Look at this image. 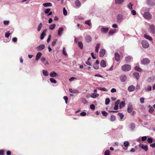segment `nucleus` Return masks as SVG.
<instances>
[{
    "label": "nucleus",
    "mask_w": 155,
    "mask_h": 155,
    "mask_svg": "<svg viewBox=\"0 0 155 155\" xmlns=\"http://www.w3.org/2000/svg\"><path fill=\"white\" fill-rule=\"evenodd\" d=\"M121 69L123 71H127L130 70L131 69V67L130 65L125 64L122 66Z\"/></svg>",
    "instance_id": "2"
},
{
    "label": "nucleus",
    "mask_w": 155,
    "mask_h": 155,
    "mask_svg": "<svg viewBox=\"0 0 155 155\" xmlns=\"http://www.w3.org/2000/svg\"><path fill=\"white\" fill-rule=\"evenodd\" d=\"M132 104L130 103H129L128 104L127 111L129 113H130L133 110Z\"/></svg>",
    "instance_id": "6"
},
{
    "label": "nucleus",
    "mask_w": 155,
    "mask_h": 155,
    "mask_svg": "<svg viewBox=\"0 0 155 155\" xmlns=\"http://www.w3.org/2000/svg\"><path fill=\"white\" fill-rule=\"evenodd\" d=\"M135 127V125L134 123L131 124L130 127V129L131 130H133Z\"/></svg>",
    "instance_id": "37"
},
{
    "label": "nucleus",
    "mask_w": 155,
    "mask_h": 155,
    "mask_svg": "<svg viewBox=\"0 0 155 155\" xmlns=\"http://www.w3.org/2000/svg\"><path fill=\"white\" fill-rule=\"evenodd\" d=\"M97 89L102 91H107V90L105 87H97Z\"/></svg>",
    "instance_id": "36"
},
{
    "label": "nucleus",
    "mask_w": 155,
    "mask_h": 155,
    "mask_svg": "<svg viewBox=\"0 0 155 155\" xmlns=\"http://www.w3.org/2000/svg\"><path fill=\"white\" fill-rule=\"evenodd\" d=\"M110 102V100L109 98H107L105 100V104L107 105Z\"/></svg>",
    "instance_id": "51"
},
{
    "label": "nucleus",
    "mask_w": 155,
    "mask_h": 155,
    "mask_svg": "<svg viewBox=\"0 0 155 155\" xmlns=\"http://www.w3.org/2000/svg\"><path fill=\"white\" fill-rule=\"evenodd\" d=\"M143 15L144 18L148 20L151 19L152 17V15L150 12H148L144 13Z\"/></svg>",
    "instance_id": "3"
},
{
    "label": "nucleus",
    "mask_w": 155,
    "mask_h": 155,
    "mask_svg": "<svg viewBox=\"0 0 155 155\" xmlns=\"http://www.w3.org/2000/svg\"><path fill=\"white\" fill-rule=\"evenodd\" d=\"M85 23L86 24L88 25L89 26H90L91 25V23L90 20H89L85 21Z\"/></svg>",
    "instance_id": "47"
},
{
    "label": "nucleus",
    "mask_w": 155,
    "mask_h": 155,
    "mask_svg": "<svg viewBox=\"0 0 155 155\" xmlns=\"http://www.w3.org/2000/svg\"><path fill=\"white\" fill-rule=\"evenodd\" d=\"M69 91L71 93H77L79 92V91L77 90H72L71 88L69 89Z\"/></svg>",
    "instance_id": "41"
},
{
    "label": "nucleus",
    "mask_w": 155,
    "mask_h": 155,
    "mask_svg": "<svg viewBox=\"0 0 155 155\" xmlns=\"http://www.w3.org/2000/svg\"><path fill=\"white\" fill-rule=\"evenodd\" d=\"M57 41H58V40L57 39H54L52 42V45L53 46H54L56 45V43Z\"/></svg>",
    "instance_id": "55"
},
{
    "label": "nucleus",
    "mask_w": 155,
    "mask_h": 155,
    "mask_svg": "<svg viewBox=\"0 0 155 155\" xmlns=\"http://www.w3.org/2000/svg\"><path fill=\"white\" fill-rule=\"evenodd\" d=\"M133 58L131 56H128L125 57V60L127 63H129L132 60Z\"/></svg>",
    "instance_id": "15"
},
{
    "label": "nucleus",
    "mask_w": 155,
    "mask_h": 155,
    "mask_svg": "<svg viewBox=\"0 0 155 155\" xmlns=\"http://www.w3.org/2000/svg\"><path fill=\"white\" fill-rule=\"evenodd\" d=\"M123 16L122 15L120 14L118 15L116 18L117 21V22L120 23L122 21Z\"/></svg>",
    "instance_id": "7"
},
{
    "label": "nucleus",
    "mask_w": 155,
    "mask_h": 155,
    "mask_svg": "<svg viewBox=\"0 0 155 155\" xmlns=\"http://www.w3.org/2000/svg\"><path fill=\"white\" fill-rule=\"evenodd\" d=\"M47 31V29H45L41 33L40 36V39L41 40H43L44 38L45 37L46 35V32Z\"/></svg>",
    "instance_id": "13"
},
{
    "label": "nucleus",
    "mask_w": 155,
    "mask_h": 155,
    "mask_svg": "<svg viewBox=\"0 0 155 155\" xmlns=\"http://www.w3.org/2000/svg\"><path fill=\"white\" fill-rule=\"evenodd\" d=\"M143 47L145 48H147L149 46V43L146 40H143L141 41Z\"/></svg>",
    "instance_id": "5"
},
{
    "label": "nucleus",
    "mask_w": 155,
    "mask_h": 155,
    "mask_svg": "<svg viewBox=\"0 0 155 155\" xmlns=\"http://www.w3.org/2000/svg\"><path fill=\"white\" fill-rule=\"evenodd\" d=\"M150 32L153 34H155V27L152 24L150 26Z\"/></svg>",
    "instance_id": "10"
},
{
    "label": "nucleus",
    "mask_w": 155,
    "mask_h": 155,
    "mask_svg": "<svg viewBox=\"0 0 155 155\" xmlns=\"http://www.w3.org/2000/svg\"><path fill=\"white\" fill-rule=\"evenodd\" d=\"M85 40L87 42H90L92 40L91 37L88 35H86L85 37Z\"/></svg>",
    "instance_id": "22"
},
{
    "label": "nucleus",
    "mask_w": 155,
    "mask_h": 155,
    "mask_svg": "<svg viewBox=\"0 0 155 155\" xmlns=\"http://www.w3.org/2000/svg\"><path fill=\"white\" fill-rule=\"evenodd\" d=\"M114 1L116 4L120 5L123 4L124 0H114Z\"/></svg>",
    "instance_id": "20"
},
{
    "label": "nucleus",
    "mask_w": 155,
    "mask_h": 155,
    "mask_svg": "<svg viewBox=\"0 0 155 155\" xmlns=\"http://www.w3.org/2000/svg\"><path fill=\"white\" fill-rule=\"evenodd\" d=\"M78 45L79 47L81 49H83V44L81 41H79L78 43Z\"/></svg>",
    "instance_id": "43"
},
{
    "label": "nucleus",
    "mask_w": 155,
    "mask_h": 155,
    "mask_svg": "<svg viewBox=\"0 0 155 155\" xmlns=\"http://www.w3.org/2000/svg\"><path fill=\"white\" fill-rule=\"evenodd\" d=\"M99 64V61L98 60H97L96 61L95 63H94L93 64V67L94 68L96 69L97 70L99 68L98 64Z\"/></svg>",
    "instance_id": "11"
},
{
    "label": "nucleus",
    "mask_w": 155,
    "mask_h": 155,
    "mask_svg": "<svg viewBox=\"0 0 155 155\" xmlns=\"http://www.w3.org/2000/svg\"><path fill=\"white\" fill-rule=\"evenodd\" d=\"M100 65L101 67L103 68H105L106 67V63L104 60H102L101 61L100 63Z\"/></svg>",
    "instance_id": "27"
},
{
    "label": "nucleus",
    "mask_w": 155,
    "mask_h": 155,
    "mask_svg": "<svg viewBox=\"0 0 155 155\" xmlns=\"http://www.w3.org/2000/svg\"><path fill=\"white\" fill-rule=\"evenodd\" d=\"M146 3L149 7H153L155 5V0H146Z\"/></svg>",
    "instance_id": "1"
},
{
    "label": "nucleus",
    "mask_w": 155,
    "mask_h": 155,
    "mask_svg": "<svg viewBox=\"0 0 155 155\" xmlns=\"http://www.w3.org/2000/svg\"><path fill=\"white\" fill-rule=\"evenodd\" d=\"M144 37L148 40H149L150 41H151L152 40V38L150 37V36L147 35L145 34L144 35Z\"/></svg>",
    "instance_id": "33"
},
{
    "label": "nucleus",
    "mask_w": 155,
    "mask_h": 155,
    "mask_svg": "<svg viewBox=\"0 0 155 155\" xmlns=\"http://www.w3.org/2000/svg\"><path fill=\"white\" fill-rule=\"evenodd\" d=\"M43 5L45 7H49L52 5V4L50 2L44 3L43 4Z\"/></svg>",
    "instance_id": "32"
},
{
    "label": "nucleus",
    "mask_w": 155,
    "mask_h": 155,
    "mask_svg": "<svg viewBox=\"0 0 155 155\" xmlns=\"http://www.w3.org/2000/svg\"><path fill=\"white\" fill-rule=\"evenodd\" d=\"M139 146L140 147L144 150L145 151H147L148 150V147L147 145H144L143 144L140 143L139 144Z\"/></svg>",
    "instance_id": "12"
},
{
    "label": "nucleus",
    "mask_w": 155,
    "mask_h": 155,
    "mask_svg": "<svg viewBox=\"0 0 155 155\" xmlns=\"http://www.w3.org/2000/svg\"><path fill=\"white\" fill-rule=\"evenodd\" d=\"M63 14L64 15H67V12L65 8H64L63 9Z\"/></svg>",
    "instance_id": "56"
},
{
    "label": "nucleus",
    "mask_w": 155,
    "mask_h": 155,
    "mask_svg": "<svg viewBox=\"0 0 155 155\" xmlns=\"http://www.w3.org/2000/svg\"><path fill=\"white\" fill-rule=\"evenodd\" d=\"M154 77L153 76H152L150 77H149L147 79V81L148 82H151L153 81H154Z\"/></svg>",
    "instance_id": "28"
},
{
    "label": "nucleus",
    "mask_w": 155,
    "mask_h": 155,
    "mask_svg": "<svg viewBox=\"0 0 155 155\" xmlns=\"http://www.w3.org/2000/svg\"><path fill=\"white\" fill-rule=\"evenodd\" d=\"M144 90L146 91H150L152 90V87L150 85H148L147 87L144 88Z\"/></svg>",
    "instance_id": "31"
},
{
    "label": "nucleus",
    "mask_w": 155,
    "mask_h": 155,
    "mask_svg": "<svg viewBox=\"0 0 155 155\" xmlns=\"http://www.w3.org/2000/svg\"><path fill=\"white\" fill-rule=\"evenodd\" d=\"M135 89V87L133 85H131L129 86L127 90L128 91L130 92L134 91Z\"/></svg>",
    "instance_id": "17"
},
{
    "label": "nucleus",
    "mask_w": 155,
    "mask_h": 155,
    "mask_svg": "<svg viewBox=\"0 0 155 155\" xmlns=\"http://www.w3.org/2000/svg\"><path fill=\"white\" fill-rule=\"evenodd\" d=\"M133 5L131 2L129 3L127 5V7L130 10H131L133 9L132 7Z\"/></svg>",
    "instance_id": "35"
},
{
    "label": "nucleus",
    "mask_w": 155,
    "mask_h": 155,
    "mask_svg": "<svg viewBox=\"0 0 155 155\" xmlns=\"http://www.w3.org/2000/svg\"><path fill=\"white\" fill-rule=\"evenodd\" d=\"M45 45L44 44H41L37 47L36 48L38 51H40L45 49Z\"/></svg>",
    "instance_id": "9"
},
{
    "label": "nucleus",
    "mask_w": 155,
    "mask_h": 155,
    "mask_svg": "<svg viewBox=\"0 0 155 155\" xmlns=\"http://www.w3.org/2000/svg\"><path fill=\"white\" fill-rule=\"evenodd\" d=\"M99 94H95L93 93L91 95V97L92 98H95L98 97Z\"/></svg>",
    "instance_id": "30"
},
{
    "label": "nucleus",
    "mask_w": 155,
    "mask_h": 155,
    "mask_svg": "<svg viewBox=\"0 0 155 155\" xmlns=\"http://www.w3.org/2000/svg\"><path fill=\"white\" fill-rule=\"evenodd\" d=\"M118 115L121 120L123 118L124 116L123 114L122 113H118Z\"/></svg>",
    "instance_id": "52"
},
{
    "label": "nucleus",
    "mask_w": 155,
    "mask_h": 155,
    "mask_svg": "<svg viewBox=\"0 0 155 155\" xmlns=\"http://www.w3.org/2000/svg\"><path fill=\"white\" fill-rule=\"evenodd\" d=\"M100 46V44L99 43L97 44L95 47V51L96 52L98 53V52L99 48Z\"/></svg>",
    "instance_id": "38"
},
{
    "label": "nucleus",
    "mask_w": 155,
    "mask_h": 155,
    "mask_svg": "<svg viewBox=\"0 0 155 155\" xmlns=\"http://www.w3.org/2000/svg\"><path fill=\"white\" fill-rule=\"evenodd\" d=\"M120 101L119 100H117L115 103V106L114 107V110H116L118 108V105L120 104Z\"/></svg>",
    "instance_id": "21"
},
{
    "label": "nucleus",
    "mask_w": 155,
    "mask_h": 155,
    "mask_svg": "<svg viewBox=\"0 0 155 155\" xmlns=\"http://www.w3.org/2000/svg\"><path fill=\"white\" fill-rule=\"evenodd\" d=\"M64 30V29L63 27L59 28L58 31V36H61L62 35Z\"/></svg>",
    "instance_id": "8"
},
{
    "label": "nucleus",
    "mask_w": 155,
    "mask_h": 155,
    "mask_svg": "<svg viewBox=\"0 0 155 155\" xmlns=\"http://www.w3.org/2000/svg\"><path fill=\"white\" fill-rule=\"evenodd\" d=\"M129 145V142L128 141H124V146L125 147H123V149L125 150H127Z\"/></svg>",
    "instance_id": "16"
},
{
    "label": "nucleus",
    "mask_w": 155,
    "mask_h": 155,
    "mask_svg": "<svg viewBox=\"0 0 155 155\" xmlns=\"http://www.w3.org/2000/svg\"><path fill=\"white\" fill-rule=\"evenodd\" d=\"M65 101V102L66 104L68 103V97L67 96H64L63 97Z\"/></svg>",
    "instance_id": "62"
},
{
    "label": "nucleus",
    "mask_w": 155,
    "mask_h": 155,
    "mask_svg": "<svg viewBox=\"0 0 155 155\" xmlns=\"http://www.w3.org/2000/svg\"><path fill=\"white\" fill-rule=\"evenodd\" d=\"M74 3L76 6L79 8L81 6V3L79 0H76L74 1Z\"/></svg>",
    "instance_id": "25"
},
{
    "label": "nucleus",
    "mask_w": 155,
    "mask_h": 155,
    "mask_svg": "<svg viewBox=\"0 0 155 155\" xmlns=\"http://www.w3.org/2000/svg\"><path fill=\"white\" fill-rule=\"evenodd\" d=\"M101 113L103 116H107L108 115V113L105 111H102Z\"/></svg>",
    "instance_id": "54"
},
{
    "label": "nucleus",
    "mask_w": 155,
    "mask_h": 155,
    "mask_svg": "<svg viewBox=\"0 0 155 155\" xmlns=\"http://www.w3.org/2000/svg\"><path fill=\"white\" fill-rule=\"evenodd\" d=\"M42 23L41 22L39 24V25L38 26V28H37L38 31H39L41 30V28L42 27Z\"/></svg>",
    "instance_id": "44"
},
{
    "label": "nucleus",
    "mask_w": 155,
    "mask_h": 155,
    "mask_svg": "<svg viewBox=\"0 0 155 155\" xmlns=\"http://www.w3.org/2000/svg\"><path fill=\"white\" fill-rule=\"evenodd\" d=\"M10 33H9V31L6 32L5 35V37L6 38H8L10 36Z\"/></svg>",
    "instance_id": "61"
},
{
    "label": "nucleus",
    "mask_w": 155,
    "mask_h": 155,
    "mask_svg": "<svg viewBox=\"0 0 155 155\" xmlns=\"http://www.w3.org/2000/svg\"><path fill=\"white\" fill-rule=\"evenodd\" d=\"M116 118L115 116L114 115H111L110 118V120L112 122H113L116 120Z\"/></svg>",
    "instance_id": "39"
},
{
    "label": "nucleus",
    "mask_w": 155,
    "mask_h": 155,
    "mask_svg": "<svg viewBox=\"0 0 155 155\" xmlns=\"http://www.w3.org/2000/svg\"><path fill=\"white\" fill-rule=\"evenodd\" d=\"M133 75L137 80H138L139 79V73L135 72L133 73Z\"/></svg>",
    "instance_id": "29"
},
{
    "label": "nucleus",
    "mask_w": 155,
    "mask_h": 155,
    "mask_svg": "<svg viewBox=\"0 0 155 155\" xmlns=\"http://www.w3.org/2000/svg\"><path fill=\"white\" fill-rule=\"evenodd\" d=\"M4 25H8L9 24V21H4L3 22Z\"/></svg>",
    "instance_id": "63"
},
{
    "label": "nucleus",
    "mask_w": 155,
    "mask_h": 155,
    "mask_svg": "<svg viewBox=\"0 0 155 155\" xmlns=\"http://www.w3.org/2000/svg\"><path fill=\"white\" fill-rule=\"evenodd\" d=\"M147 141L149 143H152L153 142L152 138L150 137L148 138L147 139Z\"/></svg>",
    "instance_id": "50"
},
{
    "label": "nucleus",
    "mask_w": 155,
    "mask_h": 155,
    "mask_svg": "<svg viewBox=\"0 0 155 155\" xmlns=\"http://www.w3.org/2000/svg\"><path fill=\"white\" fill-rule=\"evenodd\" d=\"M62 53H63V54L65 56L67 55V54L65 51V48L64 47H63V48Z\"/></svg>",
    "instance_id": "53"
},
{
    "label": "nucleus",
    "mask_w": 155,
    "mask_h": 155,
    "mask_svg": "<svg viewBox=\"0 0 155 155\" xmlns=\"http://www.w3.org/2000/svg\"><path fill=\"white\" fill-rule=\"evenodd\" d=\"M110 152L108 150H107L104 152V155H110Z\"/></svg>",
    "instance_id": "60"
},
{
    "label": "nucleus",
    "mask_w": 155,
    "mask_h": 155,
    "mask_svg": "<svg viewBox=\"0 0 155 155\" xmlns=\"http://www.w3.org/2000/svg\"><path fill=\"white\" fill-rule=\"evenodd\" d=\"M119 107L120 109H121L122 107H124L125 105V101H123L119 104Z\"/></svg>",
    "instance_id": "34"
},
{
    "label": "nucleus",
    "mask_w": 155,
    "mask_h": 155,
    "mask_svg": "<svg viewBox=\"0 0 155 155\" xmlns=\"http://www.w3.org/2000/svg\"><path fill=\"white\" fill-rule=\"evenodd\" d=\"M56 26V25L54 24H52L50 25L49 27V29L50 30H53L54 29Z\"/></svg>",
    "instance_id": "40"
},
{
    "label": "nucleus",
    "mask_w": 155,
    "mask_h": 155,
    "mask_svg": "<svg viewBox=\"0 0 155 155\" xmlns=\"http://www.w3.org/2000/svg\"><path fill=\"white\" fill-rule=\"evenodd\" d=\"M115 30L114 29H111L109 32V34L110 35H112L115 33Z\"/></svg>",
    "instance_id": "46"
},
{
    "label": "nucleus",
    "mask_w": 155,
    "mask_h": 155,
    "mask_svg": "<svg viewBox=\"0 0 155 155\" xmlns=\"http://www.w3.org/2000/svg\"><path fill=\"white\" fill-rule=\"evenodd\" d=\"M105 53V51L104 49H101L99 52V56L100 57H103L104 56Z\"/></svg>",
    "instance_id": "18"
},
{
    "label": "nucleus",
    "mask_w": 155,
    "mask_h": 155,
    "mask_svg": "<svg viewBox=\"0 0 155 155\" xmlns=\"http://www.w3.org/2000/svg\"><path fill=\"white\" fill-rule=\"evenodd\" d=\"M135 70L139 72H141L142 71L141 69L138 66H136L135 67Z\"/></svg>",
    "instance_id": "45"
},
{
    "label": "nucleus",
    "mask_w": 155,
    "mask_h": 155,
    "mask_svg": "<svg viewBox=\"0 0 155 155\" xmlns=\"http://www.w3.org/2000/svg\"><path fill=\"white\" fill-rule=\"evenodd\" d=\"M42 73L43 75L45 76H48L49 74L48 71L45 70L42 71Z\"/></svg>",
    "instance_id": "42"
},
{
    "label": "nucleus",
    "mask_w": 155,
    "mask_h": 155,
    "mask_svg": "<svg viewBox=\"0 0 155 155\" xmlns=\"http://www.w3.org/2000/svg\"><path fill=\"white\" fill-rule=\"evenodd\" d=\"M150 62V60L147 58H144L142 59L141 61V63L142 64H147Z\"/></svg>",
    "instance_id": "4"
},
{
    "label": "nucleus",
    "mask_w": 155,
    "mask_h": 155,
    "mask_svg": "<svg viewBox=\"0 0 155 155\" xmlns=\"http://www.w3.org/2000/svg\"><path fill=\"white\" fill-rule=\"evenodd\" d=\"M131 14L133 15H136L137 13L136 11L134 10H131Z\"/></svg>",
    "instance_id": "57"
},
{
    "label": "nucleus",
    "mask_w": 155,
    "mask_h": 155,
    "mask_svg": "<svg viewBox=\"0 0 155 155\" xmlns=\"http://www.w3.org/2000/svg\"><path fill=\"white\" fill-rule=\"evenodd\" d=\"M140 88V85L139 84H137L136 87V89L137 90H139Z\"/></svg>",
    "instance_id": "59"
},
{
    "label": "nucleus",
    "mask_w": 155,
    "mask_h": 155,
    "mask_svg": "<svg viewBox=\"0 0 155 155\" xmlns=\"http://www.w3.org/2000/svg\"><path fill=\"white\" fill-rule=\"evenodd\" d=\"M120 78L121 81L124 82L127 79V76L125 75H123L120 77Z\"/></svg>",
    "instance_id": "23"
},
{
    "label": "nucleus",
    "mask_w": 155,
    "mask_h": 155,
    "mask_svg": "<svg viewBox=\"0 0 155 155\" xmlns=\"http://www.w3.org/2000/svg\"><path fill=\"white\" fill-rule=\"evenodd\" d=\"M144 99L143 97H141L140 99V102L141 104H143L144 103Z\"/></svg>",
    "instance_id": "64"
},
{
    "label": "nucleus",
    "mask_w": 155,
    "mask_h": 155,
    "mask_svg": "<svg viewBox=\"0 0 155 155\" xmlns=\"http://www.w3.org/2000/svg\"><path fill=\"white\" fill-rule=\"evenodd\" d=\"M115 60L117 61H118L120 60V55L118 53H115L114 54Z\"/></svg>",
    "instance_id": "19"
},
{
    "label": "nucleus",
    "mask_w": 155,
    "mask_h": 155,
    "mask_svg": "<svg viewBox=\"0 0 155 155\" xmlns=\"http://www.w3.org/2000/svg\"><path fill=\"white\" fill-rule=\"evenodd\" d=\"M149 107H150V108L149 110V112L150 113H153L154 111L153 108L150 106H149Z\"/></svg>",
    "instance_id": "48"
},
{
    "label": "nucleus",
    "mask_w": 155,
    "mask_h": 155,
    "mask_svg": "<svg viewBox=\"0 0 155 155\" xmlns=\"http://www.w3.org/2000/svg\"><path fill=\"white\" fill-rule=\"evenodd\" d=\"M42 55V53L41 52H38L37 53L36 56L35 60L38 61L41 58Z\"/></svg>",
    "instance_id": "24"
},
{
    "label": "nucleus",
    "mask_w": 155,
    "mask_h": 155,
    "mask_svg": "<svg viewBox=\"0 0 155 155\" xmlns=\"http://www.w3.org/2000/svg\"><path fill=\"white\" fill-rule=\"evenodd\" d=\"M49 75L52 77H55L58 76L57 74L54 71H52L50 73Z\"/></svg>",
    "instance_id": "26"
},
{
    "label": "nucleus",
    "mask_w": 155,
    "mask_h": 155,
    "mask_svg": "<svg viewBox=\"0 0 155 155\" xmlns=\"http://www.w3.org/2000/svg\"><path fill=\"white\" fill-rule=\"evenodd\" d=\"M50 11L51 9L50 8H47L45 11V13L46 14H47Z\"/></svg>",
    "instance_id": "58"
},
{
    "label": "nucleus",
    "mask_w": 155,
    "mask_h": 155,
    "mask_svg": "<svg viewBox=\"0 0 155 155\" xmlns=\"http://www.w3.org/2000/svg\"><path fill=\"white\" fill-rule=\"evenodd\" d=\"M109 30V28L108 27H102L101 29V31L102 33L106 34L108 31Z\"/></svg>",
    "instance_id": "14"
},
{
    "label": "nucleus",
    "mask_w": 155,
    "mask_h": 155,
    "mask_svg": "<svg viewBox=\"0 0 155 155\" xmlns=\"http://www.w3.org/2000/svg\"><path fill=\"white\" fill-rule=\"evenodd\" d=\"M50 80L51 82L52 83H56L57 82L56 80L53 78H50Z\"/></svg>",
    "instance_id": "49"
}]
</instances>
